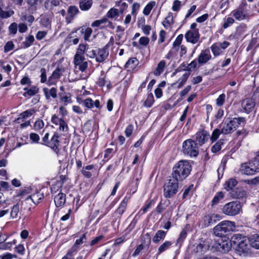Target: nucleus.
<instances>
[{
	"label": "nucleus",
	"mask_w": 259,
	"mask_h": 259,
	"mask_svg": "<svg viewBox=\"0 0 259 259\" xmlns=\"http://www.w3.org/2000/svg\"><path fill=\"white\" fill-rule=\"evenodd\" d=\"M246 119L243 117L227 118L224 119L220 127L222 134L227 135L233 132L239 126L244 125Z\"/></svg>",
	"instance_id": "f257e3e1"
},
{
	"label": "nucleus",
	"mask_w": 259,
	"mask_h": 259,
	"mask_svg": "<svg viewBox=\"0 0 259 259\" xmlns=\"http://www.w3.org/2000/svg\"><path fill=\"white\" fill-rule=\"evenodd\" d=\"M191 169V165L188 161L181 160L173 167V178L177 181H182L189 175Z\"/></svg>",
	"instance_id": "f03ea898"
},
{
	"label": "nucleus",
	"mask_w": 259,
	"mask_h": 259,
	"mask_svg": "<svg viewBox=\"0 0 259 259\" xmlns=\"http://www.w3.org/2000/svg\"><path fill=\"white\" fill-rule=\"evenodd\" d=\"M233 248L239 254H246L248 252L250 245V238L240 234L234 235L232 237Z\"/></svg>",
	"instance_id": "7ed1b4c3"
},
{
	"label": "nucleus",
	"mask_w": 259,
	"mask_h": 259,
	"mask_svg": "<svg viewBox=\"0 0 259 259\" xmlns=\"http://www.w3.org/2000/svg\"><path fill=\"white\" fill-rule=\"evenodd\" d=\"M235 227L234 222L229 221H223L213 228V233L217 236L226 238V236L233 231Z\"/></svg>",
	"instance_id": "20e7f679"
},
{
	"label": "nucleus",
	"mask_w": 259,
	"mask_h": 259,
	"mask_svg": "<svg viewBox=\"0 0 259 259\" xmlns=\"http://www.w3.org/2000/svg\"><path fill=\"white\" fill-rule=\"evenodd\" d=\"M240 172L246 175H253L259 172V161L256 159L249 161L241 164Z\"/></svg>",
	"instance_id": "39448f33"
},
{
	"label": "nucleus",
	"mask_w": 259,
	"mask_h": 259,
	"mask_svg": "<svg viewBox=\"0 0 259 259\" xmlns=\"http://www.w3.org/2000/svg\"><path fill=\"white\" fill-rule=\"evenodd\" d=\"M182 150L185 155L191 157H196L199 153L197 144L192 139H188L183 143Z\"/></svg>",
	"instance_id": "423d86ee"
},
{
	"label": "nucleus",
	"mask_w": 259,
	"mask_h": 259,
	"mask_svg": "<svg viewBox=\"0 0 259 259\" xmlns=\"http://www.w3.org/2000/svg\"><path fill=\"white\" fill-rule=\"evenodd\" d=\"M241 208L240 202L236 201L227 203L223 208V212L227 215L233 216L238 214Z\"/></svg>",
	"instance_id": "0eeeda50"
},
{
	"label": "nucleus",
	"mask_w": 259,
	"mask_h": 259,
	"mask_svg": "<svg viewBox=\"0 0 259 259\" xmlns=\"http://www.w3.org/2000/svg\"><path fill=\"white\" fill-rule=\"evenodd\" d=\"M212 242L210 239H205L195 247L193 252L199 255L204 254L210 247L213 248L214 245L212 244Z\"/></svg>",
	"instance_id": "6e6552de"
},
{
	"label": "nucleus",
	"mask_w": 259,
	"mask_h": 259,
	"mask_svg": "<svg viewBox=\"0 0 259 259\" xmlns=\"http://www.w3.org/2000/svg\"><path fill=\"white\" fill-rule=\"evenodd\" d=\"M224 239L225 240L222 238L220 240H218L215 246L214 245L213 247H215L217 250L222 253L228 252L231 249V247L233 248L232 238L230 241L227 240L226 238Z\"/></svg>",
	"instance_id": "1a4fd4ad"
},
{
	"label": "nucleus",
	"mask_w": 259,
	"mask_h": 259,
	"mask_svg": "<svg viewBox=\"0 0 259 259\" xmlns=\"http://www.w3.org/2000/svg\"><path fill=\"white\" fill-rule=\"evenodd\" d=\"M65 71L64 67H58L49 77L47 84L49 85L56 84Z\"/></svg>",
	"instance_id": "9d476101"
},
{
	"label": "nucleus",
	"mask_w": 259,
	"mask_h": 259,
	"mask_svg": "<svg viewBox=\"0 0 259 259\" xmlns=\"http://www.w3.org/2000/svg\"><path fill=\"white\" fill-rule=\"evenodd\" d=\"M231 15L238 21L249 19V16L243 6H240L232 11Z\"/></svg>",
	"instance_id": "9b49d317"
},
{
	"label": "nucleus",
	"mask_w": 259,
	"mask_h": 259,
	"mask_svg": "<svg viewBox=\"0 0 259 259\" xmlns=\"http://www.w3.org/2000/svg\"><path fill=\"white\" fill-rule=\"evenodd\" d=\"M178 181L175 179H170L165 183L163 186L165 194H175L177 192L178 188Z\"/></svg>",
	"instance_id": "f8f14e48"
},
{
	"label": "nucleus",
	"mask_w": 259,
	"mask_h": 259,
	"mask_svg": "<svg viewBox=\"0 0 259 259\" xmlns=\"http://www.w3.org/2000/svg\"><path fill=\"white\" fill-rule=\"evenodd\" d=\"M51 122L59 126V130L60 132H67L68 129V125L64 120L61 118H59L58 115L54 114L51 118Z\"/></svg>",
	"instance_id": "ddd939ff"
},
{
	"label": "nucleus",
	"mask_w": 259,
	"mask_h": 259,
	"mask_svg": "<svg viewBox=\"0 0 259 259\" xmlns=\"http://www.w3.org/2000/svg\"><path fill=\"white\" fill-rule=\"evenodd\" d=\"M199 30H189L185 34L187 41L193 44L197 43L199 39Z\"/></svg>",
	"instance_id": "4468645a"
},
{
	"label": "nucleus",
	"mask_w": 259,
	"mask_h": 259,
	"mask_svg": "<svg viewBox=\"0 0 259 259\" xmlns=\"http://www.w3.org/2000/svg\"><path fill=\"white\" fill-rule=\"evenodd\" d=\"M209 133L204 130L198 131L196 134V140L200 146L203 145L209 139Z\"/></svg>",
	"instance_id": "2eb2a0df"
},
{
	"label": "nucleus",
	"mask_w": 259,
	"mask_h": 259,
	"mask_svg": "<svg viewBox=\"0 0 259 259\" xmlns=\"http://www.w3.org/2000/svg\"><path fill=\"white\" fill-rule=\"evenodd\" d=\"M74 63L76 68H78L81 72L85 71L88 66V62L85 61L83 57L74 56Z\"/></svg>",
	"instance_id": "dca6fc26"
},
{
	"label": "nucleus",
	"mask_w": 259,
	"mask_h": 259,
	"mask_svg": "<svg viewBox=\"0 0 259 259\" xmlns=\"http://www.w3.org/2000/svg\"><path fill=\"white\" fill-rule=\"evenodd\" d=\"M211 58V55L210 51L209 49H205L201 51L197 58V61L200 65H203L209 61Z\"/></svg>",
	"instance_id": "f3484780"
},
{
	"label": "nucleus",
	"mask_w": 259,
	"mask_h": 259,
	"mask_svg": "<svg viewBox=\"0 0 259 259\" xmlns=\"http://www.w3.org/2000/svg\"><path fill=\"white\" fill-rule=\"evenodd\" d=\"M198 61L196 60H194L188 65H185L182 64L178 69H177L175 72L172 73V76L176 75L178 72L181 70L182 69L184 70H187L188 71H192L194 70L197 67Z\"/></svg>",
	"instance_id": "a211bd4d"
},
{
	"label": "nucleus",
	"mask_w": 259,
	"mask_h": 259,
	"mask_svg": "<svg viewBox=\"0 0 259 259\" xmlns=\"http://www.w3.org/2000/svg\"><path fill=\"white\" fill-rule=\"evenodd\" d=\"M82 103L85 107L89 109H91L94 107H96L98 109H101L102 107V105L99 100L94 101L90 98L83 100Z\"/></svg>",
	"instance_id": "6ab92c4d"
},
{
	"label": "nucleus",
	"mask_w": 259,
	"mask_h": 259,
	"mask_svg": "<svg viewBox=\"0 0 259 259\" xmlns=\"http://www.w3.org/2000/svg\"><path fill=\"white\" fill-rule=\"evenodd\" d=\"M241 106L243 110L246 112L249 113L253 109L255 106V103L252 99L247 98L242 101Z\"/></svg>",
	"instance_id": "aec40b11"
},
{
	"label": "nucleus",
	"mask_w": 259,
	"mask_h": 259,
	"mask_svg": "<svg viewBox=\"0 0 259 259\" xmlns=\"http://www.w3.org/2000/svg\"><path fill=\"white\" fill-rule=\"evenodd\" d=\"M59 138V137L58 134L55 133L52 137L50 141L48 142V144H47L48 146L53 149L55 152H57L59 150L58 147L60 144Z\"/></svg>",
	"instance_id": "412c9836"
},
{
	"label": "nucleus",
	"mask_w": 259,
	"mask_h": 259,
	"mask_svg": "<svg viewBox=\"0 0 259 259\" xmlns=\"http://www.w3.org/2000/svg\"><path fill=\"white\" fill-rule=\"evenodd\" d=\"M237 184L238 182L236 179L230 178L223 184V188L227 191H233Z\"/></svg>",
	"instance_id": "4be33fe9"
},
{
	"label": "nucleus",
	"mask_w": 259,
	"mask_h": 259,
	"mask_svg": "<svg viewBox=\"0 0 259 259\" xmlns=\"http://www.w3.org/2000/svg\"><path fill=\"white\" fill-rule=\"evenodd\" d=\"M109 52L106 48H103L99 50L96 56V59L97 62H103L108 56Z\"/></svg>",
	"instance_id": "5701e85b"
},
{
	"label": "nucleus",
	"mask_w": 259,
	"mask_h": 259,
	"mask_svg": "<svg viewBox=\"0 0 259 259\" xmlns=\"http://www.w3.org/2000/svg\"><path fill=\"white\" fill-rule=\"evenodd\" d=\"M44 0H26L28 4V10L30 11H36L41 5Z\"/></svg>",
	"instance_id": "b1692460"
},
{
	"label": "nucleus",
	"mask_w": 259,
	"mask_h": 259,
	"mask_svg": "<svg viewBox=\"0 0 259 259\" xmlns=\"http://www.w3.org/2000/svg\"><path fill=\"white\" fill-rule=\"evenodd\" d=\"M174 22V21L173 14L171 12H169L167 14V16L163 21L162 25H163L164 28L167 29L170 28L171 25L173 24Z\"/></svg>",
	"instance_id": "393cba45"
},
{
	"label": "nucleus",
	"mask_w": 259,
	"mask_h": 259,
	"mask_svg": "<svg viewBox=\"0 0 259 259\" xmlns=\"http://www.w3.org/2000/svg\"><path fill=\"white\" fill-rule=\"evenodd\" d=\"M146 240H147V244H146V245H143V243L142 244H140L136 248V249L135 250V252H134L133 255V256H136L137 255H138L140 252H141V251L144 248V247H147V248H148L149 245H150V244L151 243V238L150 237H149V236L147 234V237L146 238H144V242H146Z\"/></svg>",
	"instance_id": "a878e982"
},
{
	"label": "nucleus",
	"mask_w": 259,
	"mask_h": 259,
	"mask_svg": "<svg viewBox=\"0 0 259 259\" xmlns=\"http://www.w3.org/2000/svg\"><path fill=\"white\" fill-rule=\"evenodd\" d=\"M92 5V0H80L79 3V8L83 11L89 10L91 8Z\"/></svg>",
	"instance_id": "bb28decb"
},
{
	"label": "nucleus",
	"mask_w": 259,
	"mask_h": 259,
	"mask_svg": "<svg viewBox=\"0 0 259 259\" xmlns=\"http://www.w3.org/2000/svg\"><path fill=\"white\" fill-rule=\"evenodd\" d=\"M139 63V61L136 58H132L128 59L125 65V67L128 70H132L136 68Z\"/></svg>",
	"instance_id": "cd10ccee"
},
{
	"label": "nucleus",
	"mask_w": 259,
	"mask_h": 259,
	"mask_svg": "<svg viewBox=\"0 0 259 259\" xmlns=\"http://www.w3.org/2000/svg\"><path fill=\"white\" fill-rule=\"evenodd\" d=\"M34 113V110L32 109L27 110L22 113H21L18 118L17 119V121L18 123H20L21 121H23L25 119L30 117Z\"/></svg>",
	"instance_id": "c85d7f7f"
},
{
	"label": "nucleus",
	"mask_w": 259,
	"mask_h": 259,
	"mask_svg": "<svg viewBox=\"0 0 259 259\" xmlns=\"http://www.w3.org/2000/svg\"><path fill=\"white\" fill-rule=\"evenodd\" d=\"M59 96L61 102L64 104V106L72 103L71 96L69 93L59 94Z\"/></svg>",
	"instance_id": "c756f323"
},
{
	"label": "nucleus",
	"mask_w": 259,
	"mask_h": 259,
	"mask_svg": "<svg viewBox=\"0 0 259 259\" xmlns=\"http://www.w3.org/2000/svg\"><path fill=\"white\" fill-rule=\"evenodd\" d=\"M44 91L47 99H49L51 97L54 99L57 97V90L56 88L53 87L49 90L46 88L44 89Z\"/></svg>",
	"instance_id": "7c9ffc66"
},
{
	"label": "nucleus",
	"mask_w": 259,
	"mask_h": 259,
	"mask_svg": "<svg viewBox=\"0 0 259 259\" xmlns=\"http://www.w3.org/2000/svg\"><path fill=\"white\" fill-rule=\"evenodd\" d=\"M250 245L259 249V234H255L250 237Z\"/></svg>",
	"instance_id": "2f4dec72"
},
{
	"label": "nucleus",
	"mask_w": 259,
	"mask_h": 259,
	"mask_svg": "<svg viewBox=\"0 0 259 259\" xmlns=\"http://www.w3.org/2000/svg\"><path fill=\"white\" fill-rule=\"evenodd\" d=\"M156 6V2L155 1H150L144 7L143 10V14L144 15L147 16H148L152 10Z\"/></svg>",
	"instance_id": "473e14b6"
},
{
	"label": "nucleus",
	"mask_w": 259,
	"mask_h": 259,
	"mask_svg": "<svg viewBox=\"0 0 259 259\" xmlns=\"http://www.w3.org/2000/svg\"><path fill=\"white\" fill-rule=\"evenodd\" d=\"M217 215L214 214L206 215L204 217V225L205 227H208L215 222V218Z\"/></svg>",
	"instance_id": "72a5a7b5"
},
{
	"label": "nucleus",
	"mask_w": 259,
	"mask_h": 259,
	"mask_svg": "<svg viewBox=\"0 0 259 259\" xmlns=\"http://www.w3.org/2000/svg\"><path fill=\"white\" fill-rule=\"evenodd\" d=\"M190 75V73L189 72H185L175 84H178V88H181L187 81Z\"/></svg>",
	"instance_id": "f704fd0d"
},
{
	"label": "nucleus",
	"mask_w": 259,
	"mask_h": 259,
	"mask_svg": "<svg viewBox=\"0 0 259 259\" xmlns=\"http://www.w3.org/2000/svg\"><path fill=\"white\" fill-rule=\"evenodd\" d=\"M166 66V62L164 60L160 61L157 65V66L154 71V75L156 76L160 75L164 71Z\"/></svg>",
	"instance_id": "c9c22d12"
},
{
	"label": "nucleus",
	"mask_w": 259,
	"mask_h": 259,
	"mask_svg": "<svg viewBox=\"0 0 259 259\" xmlns=\"http://www.w3.org/2000/svg\"><path fill=\"white\" fill-rule=\"evenodd\" d=\"M166 234V232L163 230H158L153 238V241L155 243H158L161 240H163Z\"/></svg>",
	"instance_id": "e433bc0d"
},
{
	"label": "nucleus",
	"mask_w": 259,
	"mask_h": 259,
	"mask_svg": "<svg viewBox=\"0 0 259 259\" xmlns=\"http://www.w3.org/2000/svg\"><path fill=\"white\" fill-rule=\"evenodd\" d=\"M66 195H55L54 202L57 207H61L64 205L66 201Z\"/></svg>",
	"instance_id": "4c0bfd02"
},
{
	"label": "nucleus",
	"mask_w": 259,
	"mask_h": 259,
	"mask_svg": "<svg viewBox=\"0 0 259 259\" xmlns=\"http://www.w3.org/2000/svg\"><path fill=\"white\" fill-rule=\"evenodd\" d=\"M60 4V0H46L45 3V7L47 9H52L53 7L58 6Z\"/></svg>",
	"instance_id": "58836bf2"
},
{
	"label": "nucleus",
	"mask_w": 259,
	"mask_h": 259,
	"mask_svg": "<svg viewBox=\"0 0 259 259\" xmlns=\"http://www.w3.org/2000/svg\"><path fill=\"white\" fill-rule=\"evenodd\" d=\"M172 244V243L171 241H166L164 242L158 248L157 254H160L162 252L168 249Z\"/></svg>",
	"instance_id": "ea45409f"
},
{
	"label": "nucleus",
	"mask_w": 259,
	"mask_h": 259,
	"mask_svg": "<svg viewBox=\"0 0 259 259\" xmlns=\"http://www.w3.org/2000/svg\"><path fill=\"white\" fill-rule=\"evenodd\" d=\"M183 39V35L179 34L175 40L174 41L172 44V50H178V48L180 47L181 46V43Z\"/></svg>",
	"instance_id": "a19ab883"
},
{
	"label": "nucleus",
	"mask_w": 259,
	"mask_h": 259,
	"mask_svg": "<svg viewBox=\"0 0 259 259\" xmlns=\"http://www.w3.org/2000/svg\"><path fill=\"white\" fill-rule=\"evenodd\" d=\"M154 102V97L152 94H148L146 100L144 102V106L146 107H150Z\"/></svg>",
	"instance_id": "79ce46f5"
},
{
	"label": "nucleus",
	"mask_w": 259,
	"mask_h": 259,
	"mask_svg": "<svg viewBox=\"0 0 259 259\" xmlns=\"http://www.w3.org/2000/svg\"><path fill=\"white\" fill-rule=\"evenodd\" d=\"M224 144V140H219L212 147L211 150L213 153L219 152L222 148V146Z\"/></svg>",
	"instance_id": "37998d69"
},
{
	"label": "nucleus",
	"mask_w": 259,
	"mask_h": 259,
	"mask_svg": "<svg viewBox=\"0 0 259 259\" xmlns=\"http://www.w3.org/2000/svg\"><path fill=\"white\" fill-rule=\"evenodd\" d=\"M210 48L213 54L215 56H219L223 53L222 50L217 43L213 44Z\"/></svg>",
	"instance_id": "c03bdc74"
},
{
	"label": "nucleus",
	"mask_w": 259,
	"mask_h": 259,
	"mask_svg": "<svg viewBox=\"0 0 259 259\" xmlns=\"http://www.w3.org/2000/svg\"><path fill=\"white\" fill-rule=\"evenodd\" d=\"M67 12L70 17L73 18L79 12V11L77 7L75 6H71L69 7Z\"/></svg>",
	"instance_id": "a18cd8bd"
},
{
	"label": "nucleus",
	"mask_w": 259,
	"mask_h": 259,
	"mask_svg": "<svg viewBox=\"0 0 259 259\" xmlns=\"http://www.w3.org/2000/svg\"><path fill=\"white\" fill-rule=\"evenodd\" d=\"M222 134L221 130L215 128L212 133L211 136L209 138L212 143L215 141L219 137L220 134Z\"/></svg>",
	"instance_id": "49530a36"
},
{
	"label": "nucleus",
	"mask_w": 259,
	"mask_h": 259,
	"mask_svg": "<svg viewBox=\"0 0 259 259\" xmlns=\"http://www.w3.org/2000/svg\"><path fill=\"white\" fill-rule=\"evenodd\" d=\"M24 90L26 91V92L23 94V95L25 97H26L27 95L29 96H33L37 93L38 91V88L35 87H32L30 89L25 88Z\"/></svg>",
	"instance_id": "de8ad7c7"
},
{
	"label": "nucleus",
	"mask_w": 259,
	"mask_h": 259,
	"mask_svg": "<svg viewBox=\"0 0 259 259\" xmlns=\"http://www.w3.org/2000/svg\"><path fill=\"white\" fill-rule=\"evenodd\" d=\"M34 40V38L32 35H29L26 37L25 40L23 41V45L24 48H27L30 47Z\"/></svg>",
	"instance_id": "09e8293b"
},
{
	"label": "nucleus",
	"mask_w": 259,
	"mask_h": 259,
	"mask_svg": "<svg viewBox=\"0 0 259 259\" xmlns=\"http://www.w3.org/2000/svg\"><path fill=\"white\" fill-rule=\"evenodd\" d=\"M123 33H116L115 36V44L118 46H121L124 41V40H122V37Z\"/></svg>",
	"instance_id": "8fccbe9b"
},
{
	"label": "nucleus",
	"mask_w": 259,
	"mask_h": 259,
	"mask_svg": "<svg viewBox=\"0 0 259 259\" xmlns=\"http://www.w3.org/2000/svg\"><path fill=\"white\" fill-rule=\"evenodd\" d=\"M116 6L119 7L121 13H123L127 8V4L122 1H117Z\"/></svg>",
	"instance_id": "3c124183"
},
{
	"label": "nucleus",
	"mask_w": 259,
	"mask_h": 259,
	"mask_svg": "<svg viewBox=\"0 0 259 259\" xmlns=\"http://www.w3.org/2000/svg\"><path fill=\"white\" fill-rule=\"evenodd\" d=\"M176 51L179 52L180 58H183L187 53V49L185 46L182 45Z\"/></svg>",
	"instance_id": "603ef678"
},
{
	"label": "nucleus",
	"mask_w": 259,
	"mask_h": 259,
	"mask_svg": "<svg viewBox=\"0 0 259 259\" xmlns=\"http://www.w3.org/2000/svg\"><path fill=\"white\" fill-rule=\"evenodd\" d=\"M118 15V11L117 9L112 8L110 9L107 13V16L108 18H113Z\"/></svg>",
	"instance_id": "864d4df0"
},
{
	"label": "nucleus",
	"mask_w": 259,
	"mask_h": 259,
	"mask_svg": "<svg viewBox=\"0 0 259 259\" xmlns=\"http://www.w3.org/2000/svg\"><path fill=\"white\" fill-rule=\"evenodd\" d=\"M226 95L225 94L220 95L216 100V104L218 106H222L225 103Z\"/></svg>",
	"instance_id": "5fc2aeb1"
},
{
	"label": "nucleus",
	"mask_w": 259,
	"mask_h": 259,
	"mask_svg": "<svg viewBox=\"0 0 259 259\" xmlns=\"http://www.w3.org/2000/svg\"><path fill=\"white\" fill-rule=\"evenodd\" d=\"M87 49L85 45L82 44L79 45L75 56H78L80 57H83L82 54Z\"/></svg>",
	"instance_id": "6e6d98bb"
},
{
	"label": "nucleus",
	"mask_w": 259,
	"mask_h": 259,
	"mask_svg": "<svg viewBox=\"0 0 259 259\" xmlns=\"http://www.w3.org/2000/svg\"><path fill=\"white\" fill-rule=\"evenodd\" d=\"M181 7V2L179 0H175L173 2L171 9L174 12H178Z\"/></svg>",
	"instance_id": "4d7b16f0"
},
{
	"label": "nucleus",
	"mask_w": 259,
	"mask_h": 259,
	"mask_svg": "<svg viewBox=\"0 0 259 259\" xmlns=\"http://www.w3.org/2000/svg\"><path fill=\"white\" fill-rule=\"evenodd\" d=\"M107 21V19L106 18H103L100 20H97L94 21L92 24L91 26L93 27H97L100 26L101 24L105 23Z\"/></svg>",
	"instance_id": "13d9d810"
},
{
	"label": "nucleus",
	"mask_w": 259,
	"mask_h": 259,
	"mask_svg": "<svg viewBox=\"0 0 259 259\" xmlns=\"http://www.w3.org/2000/svg\"><path fill=\"white\" fill-rule=\"evenodd\" d=\"M19 211V207L18 204H16L12 208L11 212V217L12 218H16Z\"/></svg>",
	"instance_id": "bf43d9fd"
},
{
	"label": "nucleus",
	"mask_w": 259,
	"mask_h": 259,
	"mask_svg": "<svg viewBox=\"0 0 259 259\" xmlns=\"http://www.w3.org/2000/svg\"><path fill=\"white\" fill-rule=\"evenodd\" d=\"M14 14V11L13 10H9L7 11L1 12L0 13V16L2 18H8L10 17Z\"/></svg>",
	"instance_id": "052dcab7"
},
{
	"label": "nucleus",
	"mask_w": 259,
	"mask_h": 259,
	"mask_svg": "<svg viewBox=\"0 0 259 259\" xmlns=\"http://www.w3.org/2000/svg\"><path fill=\"white\" fill-rule=\"evenodd\" d=\"M44 126V123L42 120L37 119L34 123V128L36 131L42 129Z\"/></svg>",
	"instance_id": "680f3d73"
},
{
	"label": "nucleus",
	"mask_w": 259,
	"mask_h": 259,
	"mask_svg": "<svg viewBox=\"0 0 259 259\" xmlns=\"http://www.w3.org/2000/svg\"><path fill=\"white\" fill-rule=\"evenodd\" d=\"M140 8V4L138 3H134L132 6V14L136 16Z\"/></svg>",
	"instance_id": "e2e57ef3"
},
{
	"label": "nucleus",
	"mask_w": 259,
	"mask_h": 259,
	"mask_svg": "<svg viewBox=\"0 0 259 259\" xmlns=\"http://www.w3.org/2000/svg\"><path fill=\"white\" fill-rule=\"evenodd\" d=\"M196 189L193 184L190 185L189 187H186L183 194H189V193H193Z\"/></svg>",
	"instance_id": "0e129e2a"
},
{
	"label": "nucleus",
	"mask_w": 259,
	"mask_h": 259,
	"mask_svg": "<svg viewBox=\"0 0 259 259\" xmlns=\"http://www.w3.org/2000/svg\"><path fill=\"white\" fill-rule=\"evenodd\" d=\"M191 89V87L190 85H188L183 90H182L180 93V95L181 96L180 100H182V99H183L184 97L189 92Z\"/></svg>",
	"instance_id": "69168bd1"
},
{
	"label": "nucleus",
	"mask_w": 259,
	"mask_h": 259,
	"mask_svg": "<svg viewBox=\"0 0 259 259\" xmlns=\"http://www.w3.org/2000/svg\"><path fill=\"white\" fill-rule=\"evenodd\" d=\"M234 23V20L231 17H228L223 24V27L226 29Z\"/></svg>",
	"instance_id": "338daca9"
},
{
	"label": "nucleus",
	"mask_w": 259,
	"mask_h": 259,
	"mask_svg": "<svg viewBox=\"0 0 259 259\" xmlns=\"http://www.w3.org/2000/svg\"><path fill=\"white\" fill-rule=\"evenodd\" d=\"M150 41V39L146 36H142L139 39V44L143 46H147Z\"/></svg>",
	"instance_id": "774afa93"
}]
</instances>
